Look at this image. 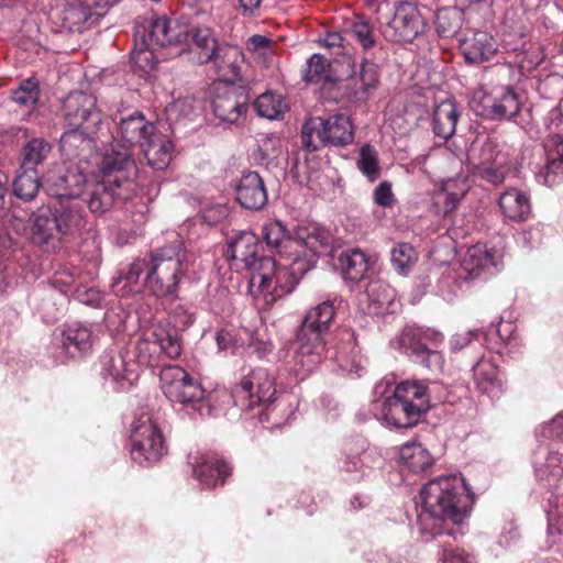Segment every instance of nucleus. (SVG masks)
<instances>
[{"mask_svg": "<svg viewBox=\"0 0 563 563\" xmlns=\"http://www.w3.org/2000/svg\"><path fill=\"white\" fill-rule=\"evenodd\" d=\"M462 25V14L455 9H441L435 15V29L440 36H454Z\"/></svg>", "mask_w": 563, "mask_h": 563, "instance_id": "obj_48", "label": "nucleus"}, {"mask_svg": "<svg viewBox=\"0 0 563 563\" xmlns=\"http://www.w3.org/2000/svg\"><path fill=\"white\" fill-rule=\"evenodd\" d=\"M236 200L249 210H261L267 203V191L258 173L249 172L242 175L236 186Z\"/></svg>", "mask_w": 563, "mask_h": 563, "instance_id": "obj_27", "label": "nucleus"}, {"mask_svg": "<svg viewBox=\"0 0 563 563\" xmlns=\"http://www.w3.org/2000/svg\"><path fill=\"white\" fill-rule=\"evenodd\" d=\"M438 349L439 347L428 349L426 354H422L419 360L429 369L441 372L445 361L442 353Z\"/></svg>", "mask_w": 563, "mask_h": 563, "instance_id": "obj_59", "label": "nucleus"}, {"mask_svg": "<svg viewBox=\"0 0 563 563\" xmlns=\"http://www.w3.org/2000/svg\"><path fill=\"white\" fill-rule=\"evenodd\" d=\"M77 277L78 271L75 267L66 266L55 272L51 283L53 287L67 295L74 290Z\"/></svg>", "mask_w": 563, "mask_h": 563, "instance_id": "obj_53", "label": "nucleus"}, {"mask_svg": "<svg viewBox=\"0 0 563 563\" xmlns=\"http://www.w3.org/2000/svg\"><path fill=\"white\" fill-rule=\"evenodd\" d=\"M100 375L110 380L117 391L128 390L140 377L137 364L114 350L106 351L100 357Z\"/></svg>", "mask_w": 563, "mask_h": 563, "instance_id": "obj_17", "label": "nucleus"}, {"mask_svg": "<svg viewBox=\"0 0 563 563\" xmlns=\"http://www.w3.org/2000/svg\"><path fill=\"white\" fill-rule=\"evenodd\" d=\"M263 238L267 245L275 249L294 250L295 257L302 254L307 256V249L310 252L313 249L314 236L308 235L306 240L299 235V239H291L286 227L278 220H269L263 225Z\"/></svg>", "mask_w": 563, "mask_h": 563, "instance_id": "obj_23", "label": "nucleus"}, {"mask_svg": "<svg viewBox=\"0 0 563 563\" xmlns=\"http://www.w3.org/2000/svg\"><path fill=\"white\" fill-rule=\"evenodd\" d=\"M423 342L420 328H406L400 336L402 347L409 350L418 358L429 349Z\"/></svg>", "mask_w": 563, "mask_h": 563, "instance_id": "obj_52", "label": "nucleus"}, {"mask_svg": "<svg viewBox=\"0 0 563 563\" xmlns=\"http://www.w3.org/2000/svg\"><path fill=\"white\" fill-rule=\"evenodd\" d=\"M335 314L334 302L325 300L307 310L296 329L290 363L301 379L327 357L334 360L352 378L361 377L365 371L354 331L347 327L331 330Z\"/></svg>", "mask_w": 563, "mask_h": 563, "instance_id": "obj_1", "label": "nucleus"}, {"mask_svg": "<svg viewBox=\"0 0 563 563\" xmlns=\"http://www.w3.org/2000/svg\"><path fill=\"white\" fill-rule=\"evenodd\" d=\"M356 165L358 170L366 176L371 183H374L379 178V158L378 153L373 145L365 144L361 147Z\"/></svg>", "mask_w": 563, "mask_h": 563, "instance_id": "obj_47", "label": "nucleus"}, {"mask_svg": "<svg viewBox=\"0 0 563 563\" xmlns=\"http://www.w3.org/2000/svg\"><path fill=\"white\" fill-rule=\"evenodd\" d=\"M467 191V185L464 180L450 178L443 181L442 188L434 197L437 212L443 218L449 217L457 207Z\"/></svg>", "mask_w": 563, "mask_h": 563, "instance_id": "obj_34", "label": "nucleus"}, {"mask_svg": "<svg viewBox=\"0 0 563 563\" xmlns=\"http://www.w3.org/2000/svg\"><path fill=\"white\" fill-rule=\"evenodd\" d=\"M181 353L180 339L177 330L174 328L156 327L152 331L144 333L134 344L131 360L140 366H156L161 362V356L177 358Z\"/></svg>", "mask_w": 563, "mask_h": 563, "instance_id": "obj_12", "label": "nucleus"}, {"mask_svg": "<svg viewBox=\"0 0 563 563\" xmlns=\"http://www.w3.org/2000/svg\"><path fill=\"white\" fill-rule=\"evenodd\" d=\"M130 441L131 457L143 467L155 465L167 452L162 430L150 413L133 421Z\"/></svg>", "mask_w": 563, "mask_h": 563, "instance_id": "obj_11", "label": "nucleus"}, {"mask_svg": "<svg viewBox=\"0 0 563 563\" xmlns=\"http://www.w3.org/2000/svg\"><path fill=\"white\" fill-rule=\"evenodd\" d=\"M417 261L418 254L409 243H398L391 251V264L401 274H407Z\"/></svg>", "mask_w": 563, "mask_h": 563, "instance_id": "obj_49", "label": "nucleus"}, {"mask_svg": "<svg viewBox=\"0 0 563 563\" xmlns=\"http://www.w3.org/2000/svg\"><path fill=\"white\" fill-rule=\"evenodd\" d=\"M460 49L468 64H482L497 53L495 38L485 31L473 32L460 42Z\"/></svg>", "mask_w": 563, "mask_h": 563, "instance_id": "obj_28", "label": "nucleus"}, {"mask_svg": "<svg viewBox=\"0 0 563 563\" xmlns=\"http://www.w3.org/2000/svg\"><path fill=\"white\" fill-rule=\"evenodd\" d=\"M420 334L424 341V345H427L429 349L440 347L443 344L444 335L438 330L431 328H420Z\"/></svg>", "mask_w": 563, "mask_h": 563, "instance_id": "obj_60", "label": "nucleus"}, {"mask_svg": "<svg viewBox=\"0 0 563 563\" xmlns=\"http://www.w3.org/2000/svg\"><path fill=\"white\" fill-rule=\"evenodd\" d=\"M459 118L457 107L452 100H444L437 104L432 118L435 136L444 141L451 139L456 131Z\"/></svg>", "mask_w": 563, "mask_h": 563, "instance_id": "obj_35", "label": "nucleus"}, {"mask_svg": "<svg viewBox=\"0 0 563 563\" xmlns=\"http://www.w3.org/2000/svg\"><path fill=\"white\" fill-rule=\"evenodd\" d=\"M470 107L484 119L500 121L515 118L521 109V102L509 86L494 87L490 90L481 87L474 91Z\"/></svg>", "mask_w": 563, "mask_h": 563, "instance_id": "obj_13", "label": "nucleus"}, {"mask_svg": "<svg viewBox=\"0 0 563 563\" xmlns=\"http://www.w3.org/2000/svg\"><path fill=\"white\" fill-rule=\"evenodd\" d=\"M430 408L429 388L422 382H402L382 404V413L389 426L411 428Z\"/></svg>", "mask_w": 563, "mask_h": 563, "instance_id": "obj_7", "label": "nucleus"}, {"mask_svg": "<svg viewBox=\"0 0 563 563\" xmlns=\"http://www.w3.org/2000/svg\"><path fill=\"white\" fill-rule=\"evenodd\" d=\"M87 216L79 200H58L53 208L40 210L32 220L33 240L46 251H55L79 238Z\"/></svg>", "mask_w": 563, "mask_h": 563, "instance_id": "obj_4", "label": "nucleus"}, {"mask_svg": "<svg viewBox=\"0 0 563 563\" xmlns=\"http://www.w3.org/2000/svg\"><path fill=\"white\" fill-rule=\"evenodd\" d=\"M379 67L367 59H364L358 71H355L350 78L351 89L344 90L345 98L354 101H366L375 93L379 86Z\"/></svg>", "mask_w": 563, "mask_h": 563, "instance_id": "obj_25", "label": "nucleus"}, {"mask_svg": "<svg viewBox=\"0 0 563 563\" xmlns=\"http://www.w3.org/2000/svg\"><path fill=\"white\" fill-rule=\"evenodd\" d=\"M99 166L102 178L92 185L85 202L91 213L101 216L134 195L137 166L129 153L114 150L101 156Z\"/></svg>", "mask_w": 563, "mask_h": 563, "instance_id": "obj_3", "label": "nucleus"}, {"mask_svg": "<svg viewBox=\"0 0 563 563\" xmlns=\"http://www.w3.org/2000/svg\"><path fill=\"white\" fill-rule=\"evenodd\" d=\"M339 264L343 277L354 283L361 282L369 268L367 256L360 250L343 252L339 257Z\"/></svg>", "mask_w": 563, "mask_h": 563, "instance_id": "obj_39", "label": "nucleus"}, {"mask_svg": "<svg viewBox=\"0 0 563 563\" xmlns=\"http://www.w3.org/2000/svg\"><path fill=\"white\" fill-rule=\"evenodd\" d=\"M87 184L86 175L77 167L59 168L51 173L45 180L47 195L58 200H78Z\"/></svg>", "mask_w": 563, "mask_h": 563, "instance_id": "obj_19", "label": "nucleus"}, {"mask_svg": "<svg viewBox=\"0 0 563 563\" xmlns=\"http://www.w3.org/2000/svg\"><path fill=\"white\" fill-rule=\"evenodd\" d=\"M97 132H88L86 129L70 128L60 136L59 147L63 156L68 161H81L90 154L95 147Z\"/></svg>", "mask_w": 563, "mask_h": 563, "instance_id": "obj_29", "label": "nucleus"}, {"mask_svg": "<svg viewBox=\"0 0 563 563\" xmlns=\"http://www.w3.org/2000/svg\"><path fill=\"white\" fill-rule=\"evenodd\" d=\"M263 0H239L244 15H252L260 8Z\"/></svg>", "mask_w": 563, "mask_h": 563, "instance_id": "obj_62", "label": "nucleus"}, {"mask_svg": "<svg viewBox=\"0 0 563 563\" xmlns=\"http://www.w3.org/2000/svg\"><path fill=\"white\" fill-rule=\"evenodd\" d=\"M52 151L51 144L44 139H32L23 147L21 168L36 170Z\"/></svg>", "mask_w": 563, "mask_h": 563, "instance_id": "obj_42", "label": "nucleus"}, {"mask_svg": "<svg viewBox=\"0 0 563 563\" xmlns=\"http://www.w3.org/2000/svg\"><path fill=\"white\" fill-rule=\"evenodd\" d=\"M463 266L471 274H478L481 271L495 266L494 255L486 245H473L464 256Z\"/></svg>", "mask_w": 563, "mask_h": 563, "instance_id": "obj_44", "label": "nucleus"}, {"mask_svg": "<svg viewBox=\"0 0 563 563\" xmlns=\"http://www.w3.org/2000/svg\"><path fill=\"white\" fill-rule=\"evenodd\" d=\"M275 394V378L264 367L251 369L242 376L240 383L233 389L235 402L243 409L252 410L256 406H263V410L258 413L261 421L278 426L280 421L273 417L279 406L274 402Z\"/></svg>", "mask_w": 563, "mask_h": 563, "instance_id": "obj_8", "label": "nucleus"}, {"mask_svg": "<svg viewBox=\"0 0 563 563\" xmlns=\"http://www.w3.org/2000/svg\"><path fill=\"white\" fill-rule=\"evenodd\" d=\"M466 490L463 479L455 475L439 476L422 486L418 526L426 540L445 533L446 520L457 525L465 519L473 504Z\"/></svg>", "mask_w": 563, "mask_h": 563, "instance_id": "obj_2", "label": "nucleus"}, {"mask_svg": "<svg viewBox=\"0 0 563 563\" xmlns=\"http://www.w3.org/2000/svg\"><path fill=\"white\" fill-rule=\"evenodd\" d=\"M374 202L383 208H391L396 201L391 190V184L387 180L382 181L373 192Z\"/></svg>", "mask_w": 563, "mask_h": 563, "instance_id": "obj_56", "label": "nucleus"}, {"mask_svg": "<svg viewBox=\"0 0 563 563\" xmlns=\"http://www.w3.org/2000/svg\"><path fill=\"white\" fill-rule=\"evenodd\" d=\"M261 243L251 231H240L228 243L225 256L228 260L240 262L253 272L264 256L258 255Z\"/></svg>", "mask_w": 563, "mask_h": 563, "instance_id": "obj_24", "label": "nucleus"}, {"mask_svg": "<svg viewBox=\"0 0 563 563\" xmlns=\"http://www.w3.org/2000/svg\"><path fill=\"white\" fill-rule=\"evenodd\" d=\"M156 125L144 117L142 112L135 111L126 118H121L118 124L117 135L114 143L111 145L112 152H126L133 158L131 148L141 146L154 131Z\"/></svg>", "mask_w": 563, "mask_h": 563, "instance_id": "obj_18", "label": "nucleus"}, {"mask_svg": "<svg viewBox=\"0 0 563 563\" xmlns=\"http://www.w3.org/2000/svg\"><path fill=\"white\" fill-rule=\"evenodd\" d=\"M184 243L178 234H173L168 244L151 253L144 285L157 298H177L178 284L185 274Z\"/></svg>", "mask_w": 563, "mask_h": 563, "instance_id": "obj_5", "label": "nucleus"}, {"mask_svg": "<svg viewBox=\"0 0 563 563\" xmlns=\"http://www.w3.org/2000/svg\"><path fill=\"white\" fill-rule=\"evenodd\" d=\"M93 344L91 330L82 324L68 325L63 332V349L71 356L77 357L91 351Z\"/></svg>", "mask_w": 563, "mask_h": 563, "instance_id": "obj_37", "label": "nucleus"}, {"mask_svg": "<svg viewBox=\"0 0 563 563\" xmlns=\"http://www.w3.org/2000/svg\"><path fill=\"white\" fill-rule=\"evenodd\" d=\"M427 30V22L412 1H396L393 16L382 26L387 41L412 43Z\"/></svg>", "mask_w": 563, "mask_h": 563, "instance_id": "obj_14", "label": "nucleus"}, {"mask_svg": "<svg viewBox=\"0 0 563 563\" xmlns=\"http://www.w3.org/2000/svg\"><path fill=\"white\" fill-rule=\"evenodd\" d=\"M510 164V154L505 144H499L495 139L487 137L478 151L477 166H500Z\"/></svg>", "mask_w": 563, "mask_h": 563, "instance_id": "obj_41", "label": "nucleus"}, {"mask_svg": "<svg viewBox=\"0 0 563 563\" xmlns=\"http://www.w3.org/2000/svg\"><path fill=\"white\" fill-rule=\"evenodd\" d=\"M554 514L559 519H563V495L555 498Z\"/></svg>", "mask_w": 563, "mask_h": 563, "instance_id": "obj_64", "label": "nucleus"}, {"mask_svg": "<svg viewBox=\"0 0 563 563\" xmlns=\"http://www.w3.org/2000/svg\"><path fill=\"white\" fill-rule=\"evenodd\" d=\"M109 0H79L67 3L60 12L62 25L70 32H84L92 9L104 7Z\"/></svg>", "mask_w": 563, "mask_h": 563, "instance_id": "obj_30", "label": "nucleus"}, {"mask_svg": "<svg viewBox=\"0 0 563 563\" xmlns=\"http://www.w3.org/2000/svg\"><path fill=\"white\" fill-rule=\"evenodd\" d=\"M311 258L301 261L294 257L290 267L276 263L273 257H263L256 268L251 272L250 292L263 296L267 303H274L279 298L291 292L298 283L297 274H305L311 268Z\"/></svg>", "mask_w": 563, "mask_h": 563, "instance_id": "obj_6", "label": "nucleus"}, {"mask_svg": "<svg viewBox=\"0 0 563 563\" xmlns=\"http://www.w3.org/2000/svg\"><path fill=\"white\" fill-rule=\"evenodd\" d=\"M369 455L371 454L366 451H363L362 453H354L352 449H346L344 451V457L340 468L341 471L349 474L361 473L363 477L366 475V470H369V467L365 464Z\"/></svg>", "mask_w": 563, "mask_h": 563, "instance_id": "obj_51", "label": "nucleus"}, {"mask_svg": "<svg viewBox=\"0 0 563 563\" xmlns=\"http://www.w3.org/2000/svg\"><path fill=\"white\" fill-rule=\"evenodd\" d=\"M478 175L486 181L493 185H500L504 183L507 174L510 170V164H501L500 166H476Z\"/></svg>", "mask_w": 563, "mask_h": 563, "instance_id": "obj_55", "label": "nucleus"}, {"mask_svg": "<svg viewBox=\"0 0 563 563\" xmlns=\"http://www.w3.org/2000/svg\"><path fill=\"white\" fill-rule=\"evenodd\" d=\"M216 341L219 351L234 354L239 347V341L233 331L221 329L216 334Z\"/></svg>", "mask_w": 563, "mask_h": 563, "instance_id": "obj_58", "label": "nucleus"}, {"mask_svg": "<svg viewBox=\"0 0 563 563\" xmlns=\"http://www.w3.org/2000/svg\"><path fill=\"white\" fill-rule=\"evenodd\" d=\"M473 376L478 388L487 391L490 386L498 382V368L489 360L481 358L473 366Z\"/></svg>", "mask_w": 563, "mask_h": 563, "instance_id": "obj_50", "label": "nucleus"}, {"mask_svg": "<svg viewBox=\"0 0 563 563\" xmlns=\"http://www.w3.org/2000/svg\"><path fill=\"white\" fill-rule=\"evenodd\" d=\"M211 62L222 80L234 81L240 77L244 55L235 45L219 44L214 49Z\"/></svg>", "mask_w": 563, "mask_h": 563, "instance_id": "obj_31", "label": "nucleus"}, {"mask_svg": "<svg viewBox=\"0 0 563 563\" xmlns=\"http://www.w3.org/2000/svg\"><path fill=\"white\" fill-rule=\"evenodd\" d=\"M188 43L190 49H195L200 64L211 62L214 49L219 45L212 31L208 26H202L188 21Z\"/></svg>", "mask_w": 563, "mask_h": 563, "instance_id": "obj_33", "label": "nucleus"}, {"mask_svg": "<svg viewBox=\"0 0 563 563\" xmlns=\"http://www.w3.org/2000/svg\"><path fill=\"white\" fill-rule=\"evenodd\" d=\"M192 460L194 476L203 487L223 485L231 475V466L214 451L199 453Z\"/></svg>", "mask_w": 563, "mask_h": 563, "instance_id": "obj_20", "label": "nucleus"}, {"mask_svg": "<svg viewBox=\"0 0 563 563\" xmlns=\"http://www.w3.org/2000/svg\"><path fill=\"white\" fill-rule=\"evenodd\" d=\"M301 79L306 84L320 86L323 99L339 102L345 98L343 81L339 78L330 60L321 54L311 55L301 68Z\"/></svg>", "mask_w": 563, "mask_h": 563, "instance_id": "obj_15", "label": "nucleus"}, {"mask_svg": "<svg viewBox=\"0 0 563 563\" xmlns=\"http://www.w3.org/2000/svg\"><path fill=\"white\" fill-rule=\"evenodd\" d=\"M545 164L537 173L539 183L553 186L563 174V133L548 135L543 141Z\"/></svg>", "mask_w": 563, "mask_h": 563, "instance_id": "obj_26", "label": "nucleus"}, {"mask_svg": "<svg viewBox=\"0 0 563 563\" xmlns=\"http://www.w3.org/2000/svg\"><path fill=\"white\" fill-rule=\"evenodd\" d=\"M498 205L503 214L516 222L526 221L531 211L529 198L516 188L501 194Z\"/></svg>", "mask_w": 563, "mask_h": 563, "instance_id": "obj_38", "label": "nucleus"}, {"mask_svg": "<svg viewBox=\"0 0 563 563\" xmlns=\"http://www.w3.org/2000/svg\"><path fill=\"white\" fill-rule=\"evenodd\" d=\"M188 20L158 16L151 23L148 40L159 47L178 46L188 43Z\"/></svg>", "mask_w": 563, "mask_h": 563, "instance_id": "obj_22", "label": "nucleus"}, {"mask_svg": "<svg viewBox=\"0 0 563 563\" xmlns=\"http://www.w3.org/2000/svg\"><path fill=\"white\" fill-rule=\"evenodd\" d=\"M400 460L413 473L427 472L433 465V457L419 443H408L400 449Z\"/></svg>", "mask_w": 563, "mask_h": 563, "instance_id": "obj_40", "label": "nucleus"}, {"mask_svg": "<svg viewBox=\"0 0 563 563\" xmlns=\"http://www.w3.org/2000/svg\"><path fill=\"white\" fill-rule=\"evenodd\" d=\"M40 98V85L34 78H27L20 82L19 87L12 91L11 100L26 111L34 109Z\"/></svg>", "mask_w": 563, "mask_h": 563, "instance_id": "obj_45", "label": "nucleus"}, {"mask_svg": "<svg viewBox=\"0 0 563 563\" xmlns=\"http://www.w3.org/2000/svg\"><path fill=\"white\" fill-rule=\"evenodd\" d=\"M148 262L145 258L133 261L120 275L113 279L111 285L113 292L119 297H129L140 291V277L147 271Z\"/></svg>", "mask_w": 563, "mask_h": 563, "instance_id": "obj_36", "label": "nucleus"}, {"mask_svg": "<svg viewBox=\"0 0 563 563\" xmlns=\"http://www.w3.org/2000/svg\"><path fill=\"white\" fill-rule=\"evenodd\" d=\"M269 42L271 41L267 37L260 35V34H255L250 37V44L254 48H265L269 45Z\"/></svg>", "mask_w": 563, "mask_h": 563, "instance_id": "obj_63", "label": "nucleus"}, {"mask_svg": "<svg viewBox=\"0 0 563 563\" xmlns=\"http://www.w3.org/2000/svg\"><path fill=\"white\" fill-rule=\"evenodd\" d=\"M301 141L310 152L325 146L345 147L354 141V126L343 113L310 118L301 128Z\"/></svg>", "mask_w": 563, "mask_h": 563, "instance_id": "obj_9", "label": "nucleus"}, {"mask_svg": "<svg viewBox=\"0 0 563 563\" xmlns=\"http://www.w3.org/2000/svg\"><path fill=\"white\" fill-rule=\"evenodd\" d=\"M286 108L282 96L264 92L254 101V109L260 117L274 120L278 119Z\"/></svg>", "mask_w": 563, "mask_h": 563, "instance_id": "obj_46", "label": "nucleus"}, {"mask_svg": "<svg viewBox=\"0 0 563 563\" xmlns=\"http://www.w3.org/2000/svg\"><path fill=\"white\" fill-rule=\"evenodd\" d=\"M40 187L41 181L36 170L21 168V173L13 181L14 195L24 201L33 200L38 194Z\"/></svg>", "mask_w": 563, "mask_h": 563, "instance_id": "obj_43", "label": "nucleus"}, {"mask_svg": "<svg viewBox=\"0 0 563 563\" xmlns=\"http://www.w3.org/2000/svg\"><path fill=\"white\" fill-rule=\"evenodd\" d=\"M161 388L164 395L172 401L183 405L186 409L203 415L209 413L206 390L201 384L188 372L177 365H166L159 374Z\"/></svg>", "mask_w": 563, "mask_h": 563, "instance_id": "obj_10", "label": "nucleus"}, {"mask_svg": "<svg viewBox=\"0 0 563 563\" xmlns=\"http://www.w3.org/2000/svg\"><path fill=\"white\" fill-rule=\"evenodd\" d=\"M250 98L242 87L228 86L212 100L213 113L223 122L235 123L249 109Z\"/></svg>", "mask_w": 563, "mask_h": 563, "instance_id": "obj_21", "label": "nucleus"}, {"mask_svg": "<svg viewBox=\"0 0 563 563\" xmlns=\"http://www.w3.org/2000/svg\"><path fill=\"white\" fill-rule=\"evenodd\" d=\"M174 316L177 318L176 322L187 328L192 324L195 317L191 312H188L181 305H177L173 309Z\"/></svg>", "mask_w": 563, "mask_h": 563, "instance_id": "obj_61", "label": "nucleus"}, {"mask_svg": "<svg viewBox=\"0 0 563 563\" xmlns=\"http://www.w3.org/2000/svg\"><path fill=\"white\" fill-rule=\"evenodd\" d=\"M350 33L364 49H369L375 44L373 29L369 23L363 19H358L352 23Z\"/></svg>", "mask_w": 563, "mask_h": 563, "instance_id": "obj_54", "label": "nucleus"}, {"mask_svg": "<svg viewBox=\"0 0 563 563\" xmlns=\"http://www.w3.org/2000/svg\"><path fill=\"white\" fill-rule=\"evenodd\" d=\"M441 561L443 563H471L470 554L463 549L453 548L450 543H442Z\"/></svg>", "mask_w": 563, "mask_h": 563, "instance_id": "obj_57", "label": "nucleus"}, {"mask_svg": "<svg viewBox=\"0 0 563 563\" xmlns=\"http://www.w3.org/2000/svg\"><path fill=\"white\" fill-rule=\"evenodd\" d=\"M147 164L157 170L165 169L170 159L173 143L157 129L140 146Z\"/></svg>", "mask_w": 563, "mask_h": 563, "instance_id": "obj_32", "label": "nucleus"}, {"mask_svg": "<svg viewBox=\"0 0 563 563\" xmlns=\"http://www.w3.org/2000/svg\"><path fill=\"white\" fill-rule=\"evenodd\" d=\"M63 110L67 126L86 129L88 132L99 131L102 118L93 95L73 91L66 97Z\"/></svg>", "mask_w": 563, "mask_h": 563, "instance_id": "obj_16", "label": "nucleus"}]
</instances>
